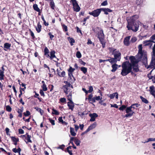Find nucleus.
I'll use <instances>...</instances> for the list:
<instances>
[{
    "label": "nucleus",
    "mask_w": 155,
    "mask_h": 155,
    "mask_svg": "<svg viewBox=\"0 0 155 155\" xmlns=\"http://www.w3.org/2000/svg\"><path fill=\"white\" fill-rule=\"evenodd\" d=\"M31 136H28L27 137H26L25 138V140H27V141H26V142L27 143H32V141L31 140Z\"/></svg>",
    "instance_id": "473e14b6"
},
{
    "label": "nucleus",
    "mask_w": 155,
    "mask_h": 155,
    "mask_svg": "<svg viewBox=\"0 0 155 155\" xmlns=\"http://www.w3.org/2000/svg\"><path fill=\"white\" fill-rule=\"evenodd\" d=\"M94 97L95 98V101H99V100H101L102 98V97H101L100 96H95Z\"/></svg>",
    "instance_id": "052dcab7"
},
{
    "label": "nucleus",
    "mask_w": 155,
    "mask_h": 155,
    "mask_svg": "<svg viewBox=\"0 0 155 155\" xmlns=\"http://www.w3.org/2000/svg\"><path fill=\"white\" fill-rule=\"evenodd\" d=\"M34 92L35 93V95H34V97L35 98H37L39 100V102H41L42 101V98L39 97V94H38L35 91H34Z\"/></svg>",
    "instance_id": "cd10ccee"
},
{
    "label": "nucleus",
    "mask_w": 155,
    "mask_h": 155,
    "mask_svg": "<svg viewBox=\"0 0 155 155\" xmlns=\"http://www.w3.org/2000/svg\"><path fill=\"white\" fill-rule=\"evenodd\" d=\"M76 56L78 58H81V54L79 51H78L77 52Z\"/></svg>",
    "instance_id": "de8ad7c7"
},
{
    "label": "nucleus",
    "mask_w": 155,
    "mask_h": 155,
    "mask_svg": "<svg viewBox=\"0 0 155 155\" xmlns=\"http://www.w3.org/2000/svg\"><path fill=\"white\" fill-rule=\"evenodd\" d=\"M109 61L111 64H113V63H114L113 59L111 58L110 59H106V61Z\"/></svg>",
    "instance_id": "bf43d9fd"
},
{
    "label": "nucleus",
    "mask_w": 155,
    "mask_h": 155,
    "mask_svg": "<svg viewBox=\"0 0 155 155\" xmlns=\"http://www.w3.org/2000/svg\"><path fill=\"white\" fill-rule=\"evenodd\" d=\"M68 100L71 103H73V102L72 101V97L70 96L69 95H68L67 96Z\"/></svg>",
    "instance_id": "8fccbe9b"
},
{
    "label": "nucleus",
    "mask_w": 155,
    "mask_h": 155,
    "mask_svg": "<svg viewBox=\"0 0 155 155\" xmlns=\"http://www.w3.org/2000/svg\"><path fill=\"white\" fill-rule=\"evenodd\" d=\"M97 35V38L99 39L100 43L102 45V47L103 48H104L106 45V41L104 40L105 35L104 33V31L102 29H101L98 32Z\"/></svg>",
    "instance_id": "39448f33"
},
{
    "label": "nucleus",
    "mask_w": 155,
    "mask_h": 155,
    "mask_svg": "<svg viewBox=\"0 0 155 155\" xmlns=\"http://www.w3.org/2000/svg\"><path fill=\"white\" fill-rule=\"evenodd\" d=\"M75 70V69L73 68L71 66H70L68 70V76L72 77L74 79V81L76 80L75 78L73 75V72Z\"/></svg>",
    "instance_id": "1a4fd4ad"
},
{
    "label": "nucleus",
    "mask_w": 155,
    "mask_h": 155,
    "mask_svg": "<svg viewBox=\"0 0 155 155\" xmlns=\"http://www.w3.org/2000/svg\"><path fill=\"white\" fill-rule=\"evenodd\" d=\"M150 42L154 43L155 42L153 41H151V40H149V41L146 40V41H143V43L145 44V45L146 46L149 45L150 44Z\"/></svg>",
    "instance_id": "72a5a7b5"
},
{
    "label": "nucleus",
    "mask_w": 155,
    "mask_h": 155,
    "mask_svg": "<svg viewBox=\"0 0 155 155\" xmlns=\"http://www.w3.org/2000/svg\"><path fill=\"white\" fill-rule=\"evenodd\" d=\"M101 12L103 11L104 12L105 15H107L108 14V12H113L112 10L108 8H100Z\"/></svg>",
    "instance_id": "9d476101"
},
{
    "label": "nucleus",
    "mask_w": 155,
    "mask_h": 155,
    "mask_svg": "<svg viewBox=\"0 0 155 155\" xmlns=\"http://www.w3.org/2000/svg\"><path fill=\"white\" fill-rule=\"evenodd\" d=\"M116 63H115L114 64L112 65L111 67L112 68V69L111 70V71L113 72H115L118 68V65Z\"/></svg>",
    "instance_id": "6ab92c4d"
},
{
    "label": "nucleus",
    "mask_w": 155,
    "mask_h": 155,
    "mask_svg": "<svg viewBox=\"0 0 155 155\" xmlns=\"http://www.w3.org/2000/svg\"><path fill=\"white\" fill-rule=\"evenodd\" d=\"M131 36H128L126 37L124 39V43L125 45L127 46H129V40Z\"/></svg>",
    "instance_id": "4468645a"
},
{
    "label": "nucleus",
    "mask_w": 155,
    "mask_h": 155,
    "mask_svg": "<svg viewBox=\"0 0 155 155\" xmlns=\"http://www.w3.org/2000/svg\"><path fill=\"white\" fill-rule=\"evenodd\" d=\"M18 132L19 134H23L24 133V131L22 129L20 128L18 129Z\"/></svg>",
    "instance_id": "69168bd1"
},
{
    "label": "nucleus",
    "mask_w": 155,
    "mask_h": 155,
    "mask_svg": "<svg viewBox=\"0 0 155 155\" xmlns=\"http://www.w3.org/2000/svg\"><path fill=\"white\" fill-rule=\"evenodd\" d=\"M42 89V90L45 91H46L48 90V88L47 87L46 84L42 85L41 86Z\"/></svg>",
    "instance_id": "09e8293b"
},
{
    "label": "nucleus",
    "mask_w": 155,
    "mask_h": 155,
    "mask_svg": "<svg viewBox=\"0 0 155 155\" xmlns=\"http://www.w3.org/2000/svg\"><path fill=\"white\" fill-rule=\"evenodd\" d=\"M76 138L74 137H71L70 138V143H69L68 144L69 145L70 143H71V144H73V143H74L73 142V140H74V141L75 140V139H76Z\"/></svg>",
    "instance_id": "6e6d98bb"
},
{
    "label": "nucleus",
    "mask_w": 155,
    "mask_h": 155,
    "mask_svg": "<svg viewBox=\"0 0 155 155\" xmlns=\"http://www.w3.org/2000/svg\"><path fill=\"white\" fill-rule=\"evenodd\" d=\"M11 140L13 142H14V144L15 145H16L17 144L15 140L16 139V137H11Z\"/></svg>",
    "instance_id": "79ce46f5"
},
{
    "label": "nucleus",
    "mask_w": 155,
    "mask_h": 155,
    "mask_svg": "<svg viewBox=\"0 0 155 155\" xmlns=\"http://www.w3.org/2000/svg\"><path fill=\"white\" fill-rule=\"evenodd\" d=\"M74 142L77 146L79 145L81 143L80 140H79L78 139H77L76 138L75 139V140L74 141Z\"/></svg>",
    "instance_id": "ea45409f"
},
{
    "label": "nucleus",
    "mask_w": 155,
    "mask_h": 155,
    "mask_svg": "<svg viewBox=\"0 0 155 155\" xmlns=\"http://www.w3.org/2000/svg\"><path fill=\"white\" fill-rule=\"evenodd\" d=\"M70 2L72 3L73 6V8L74 11L78 12L80 10L81 8L76 0H70Z\"/></svg>",
    "instance_id": "0eeeda50"
},
{
    "label": "nucleus",
    "mask_w": 155,
    "mask_h": 155,
    "mask_svg": "<svg viewBox=\"0 0 155 155\" xmlns=\"http://www.w3.org/2000/svg\"><path fill=\"white\" fill-rule=\"evenodd\" d=\"M55 52L54 50L51 51L50 52V56L49 58H50V59L51 60H52L54 58H57L55 55Z\"/></svg>",
    "instance_id": "f3484780"
},
{
    "label": "nucleus",
    "mask_w": 155,
    "mask_h": 155,
    "mask_svg": "<svg viewBox=\"0 0 155 155\" xmlns=\"http://www.w3.org/2000/svg\"><path fill=\"white\" fill-rule=\"evenodd\" d=\"M17 112L18 114V117H21L22 116V110H20V109L18 108V110L17 111Z\"/></svg>",
    "instance_id": "f704fd0d"
},
{
    "label": "nucleus",
    "mask_w": 155,
    "mask_h": 155,
    "mask_svg": "<svg viewBox=\"0 0 155 155\" xmlns=\"http://www.w3.org/2000/svg\"><path fill=\"white\" fill-rule=\"evenodd\" d=\"M11 45V44L8 43H5L4 45V50L6 51L8 49H10Z\"/></svg>",
    "instance_id": "dca6fc26"
},
{
    "label": "nucleus",
    "mask_w": 155,
    "mask_h": 155,
    "mask_svg": "<svg viewBox=\"0 0 155 155\" xmlns=\"http://www.w3.org/2000/svg\"><path fill=\"white\" fill-rule=\"evenodd\" d=\"M89 90L88 91V93H91L93 91V88L92 86H90L89 87Z\"/></svg>",
    "instance_id": "e2e57ef3"
},
{
    "label": "nucleus",
    "mask_w": 155,
    "mask_h": 155,
    "mask_svg": "<svg viewBox=\"0 0 155 155\" xmlns=\"http://www.w3.org/2000/svg\"><path fill=\"white\" fill-rule=\"evenodd\" d=\"M76 29H77V32H78V33H80V34H81V35H82L83 34L82 33V32L80 30V29H79V28L77 26L76 27Z\"/></svg>",
    "instance_id": "0e129e2a"
},
{
    "label": "nucleus",
    "mask_w": 155,
    "mask_h": 155,
    "mask_svg": "<svg viewBox=\"0 0 155 155\" xmlns=\"http://www.w3.org/2000/svg\"><path fill=\"white\" fill-rule=\"evenodd\" d=\"M97 126V123L96 122H94L93 124H91L87 129L90 131V130L95 128Z\"/></svg>",
    "instance_id": "412c9836"
},
{
    "label": "nucleus",
    "mask_w": 155,
    "mask_h": 155,
    "mask_svg": "<svg viewBox=\"0 0 155 155\" xmlns=\"http://www.w3.org/2000/svg\"><path fill=\"white\" fill-rule=\"evenodd\" d=\"M42 26L40 24V22H38L37 24V27H35V29L38 33H40L41 31Z\"/></svg>",
    "instance_id": "a211bd4d"
},
{
    "label": "nucleus",
    "mask_w": 155,
    "mask_h": 155,
    "mask_svg": "<svg viewBox=\"0 0 155 155\" xmlns=\"http://www.w3.org/2000/svg\"><path fill=\"white\" fill-rule=\"evenodd\" d=\"M108 5L107 1V0H105L101 3V5L106 6Z\"/></svg>",
    "instance_id": "13d9d810"
},
{
    "label": "nucleus",
    "mask_w": 155,
    "mask_h": 155,
    "mask_svg": "<svg viewBox=\"0 0 155 155\" xmlns=\"http://www.w3.org/2000/svg\"><path fill=\"white\" fill-rule=\"evenodd\" d=\"M23 115L25 117H28L30 115L31 113L28 110H26V112H24L23 113Z\"/></svg>",
    "instance_id": "58836bf2"
},
{
    "label": "nucleus",
    "mask_w": 155,
    "mask_h": 155,
    "mask_svg": "<svg viewBox=\"0 0 155 155\" xmlns=\"http://www.w3.org/2000/svg\"><path fill=\"white\" fill-rule=\"evenodd\" d=\"M90 18V16H87V17L84 18L83 20L81 21V22H82L83 24V25H84L86 24V21L87 20L89 19Z\"/></svg>",
    "instance_id": "c9c22d12"
},
{
    "label": "nucleus",
    "mask_w": 155,
    "mask_h": 155,
    "mask_svg": "<svg viewBox=\"0 0 155 155\" xmlns=\"http://www.w3.org/2000/svg\"><path fill=\"white\" fill-rule=\"evenodd\" d=\"M81 70L83 72L84 74H85L87 71V68L84 67H82L80 68Z\"/></svg>",
    "instance_id": "7c9ffc66"
},
{
    "label": "nucleus",
    "mask_w": 155,
    "mask_h": 155,
    "mask_svg": "<svg viewBox=\"0 0 155 155\" xmlns=\"http://www.w3.org/2000/svg\"><path fill=\"white\" fill-rule=\"evenodd\" d=\"M115 53L114 54V58H110L113 59L114 63H116L117 61H120L121 58V53L119 51H115Z\"/></svg>",
    "instance_id": "423d86ee"
},
{
    "label": "nucleus",
    "mask_w": 155,
    "mask_h": 155,
    "mask_svg": "<svg viewBox=\"0 0 155 155\" xmlns=\"http://www.w3.org/2000/svg\"><path fill=\"white\" fill-rule=\"evenodd\" d=\"M126 107L127 106L125 105H123L119 107V109L123 111L124 110L126 109Z\"/></svg>",
    "instance_id": "3c124183"
},
{
    "label": "nucleus",
    "mask_w": 155,
    "mask_h": 155,
    "mask_svg": "<svg viewBox=\"0 0 155 155\" xmlns=\"http://www.w3.org/2000/svg\"><path fill=\"white\" fill-rule=\"evenodd\" d=\"M140 98L143 102L145 104H148L149 103L147 99L143 97L142 96H140Z\"/></svg>",
    "instance_id": "c756f323"
},
{
    "label": "nucleus",
    "mask_w": 155,
    "mask_h": 155,
    "mask_svg": "<svg viewBox=\"0 0 155 155\" xmlns=\"http://www.w3.org/2000/svg\"><path fill=\"white\" fill-rule=\"evenodd\" d=\"M150 89L149 90V91H150V93L152 95L154 96L155 95V91H154V86H152L150 87Z\"/></svg>",
    "instance_id": "5701e85b"
},
{
    "label": "nucleus",
    "mask_w": 155,
    "mask_h": 155,
    "mask_svg": "<svg viewBox=\"0 0 155 155\" xmlns=\"http://www.w3.org/2000/svg\"><path fill=\"white\" fill-rule=\"evenodd\" d=\"M2 70L0 69V79L1 80H4V75L5 68H4V65H3L1 68Z\"/></svg>",
    "instance_id": "f8f14e48"
},
{
    "label": "nucleus",
    "mask_w": 155,
    "mask_h": 155,
    "mask_svg": "<svg viewBox=\"0 0 155 155\" xmlns=\"http://www.w3.org/2000/svg\"><path fill=\"white\" fill-rule=\"evenodd\" d=\"M52 110L54 112L52 113L53 114H54L57 115H58L59 114V113L54 108H53Z\"/></svg>",
    "instance_id": "c03bdc74"
},
{
    "label": "nucleus",
    "mask_w": 155,
    "mask_h": 155,
    "mask_svg": "<svg viewBox=\"0 0 155 155\" xmlns=\"http://www.w3.org/2000/svg\"><path fill=\"white\" fill-rule=\"evenodd\" d=\"M87 114H88V113L87 112V111H84L83 112H78V115L79 116H80V117H81L82 118L83 117V116L84 115H86Z\"/></svg>",
    "instance_id": "c85d7f7f"
},
{
    "label": "nucleus",
    "mask_w": 155,
    "mask_h": 155,
    "mask_svg": "<svg viewBox=\"0 0 155 155\" xmlns=\"http://www.w3.org/2000/svg\"><path fill=\"white\" fill-rule=\"evenodd\" d=\"M59 101L60 102L63 103H65L66 102V99L64 97L61 98L60 99Z\"/></svg>",
    "instance_id": "37998d69"
},
{
    "label": "nucleus",
    "mask_w": 155,
    "mask_h": 155,
    "mask_svg": "<svg viewBox=\"0 0 155 155\" xmlns=\"http://www.w3.org/2000/svg\"><path fill=\"white\" fill-rule=\"evenodd\" d=\"M44 91L42 90L41 89L39 93L41 96H42L44 97H45V95L44 92Z\"/></svg>",
    "instance_id": "4d7b16f0"
},
{
    "label": "nucleus",
    "mask_w": 155,
    "mask_h": 155,
    "mask_svg": "<svg viewBox=\"0 0 155 155\" xmlns=\"http://www.w3.org/2000/svg\"><path fill=\"white\" fill-rule=\"evenodd\" d=\"M140 104H138V103L133 104L131 105L128 107H126V112L127 114L123 117H131L134 114H135L134 111H133V110H132V108H134V106H135L136 107H138Z\"/></svg>",
    "instance_id": "20e7f679"
},
{
    "label": "nucleus",
    "mask_w": 155,
    "mask_h": 155,
    "mask_svg": "<svg viewBox=\"0 0 155 155\" xmlns=\"http://www.w3.org/2000/svg\"><path fill=\"white\" fill-rule=\"evenodd\" d=\"M44 55L47 58H49L50 57L49 51L48 48L45 47L44 50Z\"/></svg>",
    "instance_id": "2eb2a0df"
},
{
    "label": "nucleus",
    "mask_w": 155,
    "mask_h": 155,
    "mask_svg": "<svg viewBox=\"0 0 155 155\" xmlns=\"http://www.w3.org/2000/svg\"><path fill=\"white\" fill-rule=\"evenodd\" d=\"M111 107H115L116 108H118V106L116 104H110Z\"/></svg>",
    "instance_id": "774afa93"
},
{
    "label": "nucleus",
    "mask_w": 155,
    "mask_h": 155,
    "mask_svg": "<svg viewBox=\"0 0 155 155\" xmlns=\"http://www.w3.org/2000/svg\"><path fill=\"white\" fill-rule=\"evenodd\" d=\"M35 109L39 112L41 115H43L44 111L42 110L40 108L38 107H35Z\"/></svg>",
    "instance_id": "e433bc0d"
},
{
    "label": "nucleus",
    "mask_w": 155,
    "mask_h": 155,
    "mask_svg": "<svg viewBox=\"0 0 155 155\" xmlns=\"http://www.w3.org/2000/svg\"><path fill=\"white\" fill-rule=\"evenodd\" d=\"M62 26L64 31L66 32L68 31V27L66 25L64 24H62Z\"/></svg>",
    "instance_id": "a19ab883"
},
{
    "label": "nucleus",
    "mask_w": 155,
    "mask_h": 155,
    "mask_svg": "<svg viewBox=\"0 0 155 155\" xmlns=\"http://www.w3.org/2000/svg\"><path fill=\"white\" fill-rule=\"evenodd\" d=\"M21 148L19 147H18V149H16V148H13L12 149V151L15 153H20V152H21Z\"/></svg>",
    "instance_id": "bb28decb"
},
{
    "label": "nucleus",
    "mask_w": 155,
    "mask_h": 155,
    "mask_svg": "<svg viewBox=\"0 0 155 155\" xmlns=\"http://www.w3.org/2000/svg\"><path fill=\"white\" fill-rule=\"evenodd\" d=\"M29 32L30 33V34L31 35V36L32 37V39H34L35 38V37L34 35V34L33 32V31L31 30V29H29Z\"/></svg>",
    "instance_id": "4c0bfd02"
},
{
    "label": "nucleus",
    "mask_w": 155,
    "mask_h": 155,
    "mask_svg": "<svg viewBox=\"0 0 155 155\" xmlns=\"http://www.w3.org/2000/svg\"><path fill=\"white\" fill-rule=\"evenodd\" d=\"M70 133L71 135L73 136H75L76 135V133L74 132V129L72 127H70Z\"/></svg>",
    "instance_id": "b1692460"
},
{
    "label": "nucleus",
    "mask_w": 155,
    "mask_h": 155,
    "mask_svg": "<svg viewBox=\"0 0 155 155\" xmlns=\"http://www.w3.org/2000/svg\"><path fill=\"white\" fill-rule=\"evenodd\" d=\"M135 16V15H133L127 20V26L128 30H131L134 32L138 30L139 26V23L136 21Z\"/></svg>",
    "instance_id": "f03ea898"
},
{
    "label": "nucleus",
    "mask_w": 155,
    "mask_h": 155,
    "mask_svg": "<svg viewBox=\"0 0 155 155\" xmlns=\"http://www.w3.org/2000/svg\"><path fill=\"white\" fill-rule=\"evenodd\" d=\"M109 50L110 51V52L111 53V54L114 55L115 54V51H116V49H114L113 48L111 47H109Z\"/></svg>",
    "instance_id": "393cba45"
},
{
    "label": "nucleus",
    "mask_w": 155,
    "mask_h": 155,
    "mask_svg": "<svg viewBox=\"0 0 155 155\" xmlns=\"http://www.w3.org/2000/svg\"><path fill=\"white\" fill-rule=\"evenodd\" d=\"M68 108L69 109L71 110L72 111H73V109L74 107V103L71 104L70 101L68 102Z\"/></svg>",
    "instance_id": "aec40b11"
},
{
    "label": "nucleus",
    "mask_w": 155,
    "mask_h": 155,
    "mask_svg": "<svg viewBox=\"0 0 155 155\" xmlns=\"http://www.w3.org/2000/svg\"><path fill=\"white\" fill-rule=\"evenodd\" d=\"M65 147V146L64 144H62V145H60L58 147V149H61V150H63Z\"/></svg>",
    "instance_id": "338daca9"
},
{
    "label": "nucleus",
    "mask_w": 155,
    "mask_h": 155,
    "mask_svg": "<svg viewBox=\"0 0 155 155\" xmlns=\"http://www.w3.org/2000/svg\"><path fill=\"white\" fill-rule=\"evenodd\" d=\"M6 110L8 112H10L12 110V108L9 105H7L6 107Z\"/></svg>",
    "instance_id": "49530a36"
},
{
    "label": "nucleus",
    "mask_w": 155,
    "mask_h": 155,
    "mask_svg": "<svg viewBox=\"0 0 155 155\" xmlns=\"http://www.w3.org/2000/svg\"><path fill=\"white\" fill-rule=\"evenodd\" d=\"M89 116L91 117L90 121H94L95 120V118L98 117V115L95 113H93V114H89Z\"/></svg>",
    "instance_id": "ddd939ff"
},
{
    "label": "nucleus",
    "mask_w": 155,
    "mask_h": 155,
    "mask_svg": "<svg viewBox=\"0 0 155 155\" xmlns=\"http://www.w3.org/2000/svg\"><path fill=\"white\" fill-rule=\"evenodd\" d=\"M116 94H117V92L113 93L112 94H110L109 97L111 99H113L114 97Z\"/></svg>",
    "instance_id": "864d4df0"
},
{
    "label": "nucleus",
    "mask_w": 155,
    "mask_h": 155,
    "mask_svg": "<svg viewBox=\"0 0 155 155\" xmlns=\"http://www.w3.org/2000/svg\"><path fill=\"white\" fill-rule=\"evenodd\" d=\"M48 119L49 120L50 122L51 123L52 125H55V121L54 120H52L50 118H49Z\"/></svg>",
    "instance_id": "603ef678"
},
{
    "label": "nucleus",
    "mask_w": 155,
    "mask_h": 155,
    "mask_svg": "<svg viewBox=\"0 0 155 155\" xmlns=\"http://www.w3.org/2000/svg\"><path fill=\"white\" fill-rule=\"evenodd\" d=\"M138 54L140 55V58H142L144 54L143 51L142 50V44L139 45L138 47Z\"/></svg>",
    "instance_id": "9b49d317"
},
{
    "label": "nucleus",
    "mask_w": 155,
    "mask_h": 155,
    "mask_svg": "<svg viewBox=\"0 0 155 155\" xmlns=\"http://www.w3.org/2000/svg\"><path fill=\"white\" fill-rule=\"evenodd\" d=\"M101 13L100 8L97 9L92 11L91 12L88 13L90 15L93 16L94 17H98Z\"/></svg>",
    "instance_id": "6e6552de"
},
{
    "label": "nucleus",
    "mask_w": 155,
    "mask_h": 155,
    "mask_svg": "<svg viewBox=\"0 0 155 155\" xmlns=\"http://www.w3.org/2000/svg\"><path fill=\"white\" fill-rule=\"evenodd\" d=\"M65 75V72L64 71H63L61 73V74H59V76L60 77H64Z\"/></svg>",
    "instance_id": "5fc2aeb1"
},
{
    "label": "nucleus",
    "mask_w": 155,
    "mask_h": 155,
    "mask_svg": "<svg viewBox=\"0 0 155 155\" xmlns=\"http://www.w3.org/2000/svg\"><path fill=\"white\" fill-rule=\"evenodd\" d=\"M129 59L130 60V63L129 61H126L122 64V69L120 74L123 76H126L130 73L132 71V68L135 72H137L139 71L138 64V60L134 56H132L129 57Z\"/></svg>",
    "instance_id": "f257e3e1"
},
{
    "label": "nucleus",
    "mask_w": 155,
    "mask_h": 155,
    "mask_svg": "<svg viewBox=\"0 0 155 155\" xmlns=\"http://www.w3.org/2000/svg\"><path fill=\"white\" fill-rule=\"evenodd\" d=\"M68 40L69 41V42L70 43L71 45L73 46L74 45L73 43H75V40L72 38L68 37Z\"/></svg>",
    "instance_id": "a878e982"
},
{
    "label": "nucleus",
    "mask_w": 155,
    "mask_h": 155,
    "mask_svg": "<svg viewBox=\"0 0 155 155\" xmlns=\"http://www.w3.org/2000/svg\"><path fill=\"white\" fill-rule=\"evenodd\" d=\"M49 3V5L51 8L53 10L55 9V5L53 0H51Z\"/></svg>",
    "instance_id": "4be33fe9"
},
{
    "label": "nucleus",
    "mask_w": 155,
    "mask_h": 155,
    "mask_svg": "<svg viewBox=\"0 0 155 155\" xmlns=\"http://www.w3.org/2000/svg\"><path fill=\"white\" fill-rule=\"evenodd\" d=\"M48 35L50 36V38L51 40H52L53 38H54V36L52 35L51 32H49L48 34Z\"/></svg>",
    "instance_id": "680f3d73"
},
{
    "label": "nucleus",
    "mask_w": 155,
    "mask_h": 155,
    "mask_svg": "<svg viewBox=\"0 0 155 155\" xmlns=\"http://www.w3.org/2000/svg\"><path fill=\"white\" fill-rule=\"evenodd\" d=\"M72 77L68 76V78L67 79V81H68L70 83H71V84H72V83L74 82V80L73 81V80L72 78Z\"/></svg>",
    "instance_id": "a18cd8bd"
},
{
    "label": "nucleus",
    "mask_w": 155,
    "mask_h": 155,
    "mask_svg": "<svg viewBox=\"0 0 155 155\" xmlns=\"http://www.w3.org/2000/svg\"><path fill=\"white\" fill-rule=\"evenodd\" d=\"M33 7L34 9L37 12H39V11H40V9L38 8V5L37 4H34Z\"/></svg>",
    "instance_id": "2f4dec72"
},
{
    "label": "nucleus",
    "mask_w": 155,
    "mask_h": 155,
    "mask_svg": "<svg viewBox=\"0 0 155 155\" xmlns=\"http://www.w3.org/2000/svg\"><path fill=\"white\" fill-rule=\"evenodd\" d=\"M142 59V63L144 65L145 67L147 69H151L153 70L155 69V63L153 62V64H151V60L150 62L149 65H148L147 63V55L145 54H144L142 58H140Z\"/></svg>",
    "instance_id": "7ed1b4c3"
}]
</instances>
